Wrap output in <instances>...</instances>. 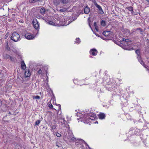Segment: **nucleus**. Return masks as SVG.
<instances>
[{
    "label": "nucleus",
    "mask_w": 149,
    "mask_h": 149,
    "mask_svg": "<svg viewBox=\"0 0 149 149\" xmlns=\"http://www.w3.org/2000/svg\"><path fill=\"white\" fill-rule=\"evenodd\" d=\"M75 139H76L74 137H72L71 138V140L72 141H74Z\"/></svg>",
    "instance_id": "obj_36"
},
{
    "label": "nucleus",
    "mask_w": 149,
    "mask_h": 149,
    "mask_svg": "<svg viewBox=\"0 0 149 149\" xmlns=\"http://www.w3.org/2000/svg\"><path fill=\"white\" fill-rule=\"evenodd\" d=\"M94 123L96 124V123H98V122L97 121H95V122H94Z\"/></svg>",
    "instance_id": "obj_42"
},
{
    "label": "nucleus",
    "mask_w": 149,
    "mask_h": 149,
    "mask_svg": "<svg viewBox=\"0 0 149 149\" xmlns=\"http://www.w3.org/2000/svg\"><path fill=\"white\" fill-rule=\"evenodd\" d=\"M126 40L124 38H123L122 39V40L123 41H124L125 42H126Z\"/></svg>",
    "instance_id": "obj_35"
},
{
    "label": "nucleus",
    "mask_w": 149,
    "mask_h": 149,
    "mask_svg": "<svg viewBox=\"0 0 149 149\" xmlns=\"http://www.w3.org/2000/svg\"><path fill=\"white\" fill-rule=\"evenodd\" d=\"M127 9L129 11L131 12V13L132 14H133L134 11L133 10V7L132 6H129L125 8V9Z\"/></svg>",
    "instance_id": "obj_14"
},
{
    "label": "nucleus",
    "mask_w": 149,
    "mask_h": 149,
    "mask_svg": "<svg viewBox=\"0 0 149 149\" xmlns=\"http://www.w3.org/2000/svg\"><path fill=\"white\" fill-rule=\"evenodd\" d=\"M58 120L59 124L61 125V127H69V125L67 124V122L64 118L62 117L59 118H58Z\"/></svg>",
    "instance_id": "obj_2"
},
{
    "label": "nucleus",
    "mask_w": 149,
    "mask_h": 149,
    "mask_svg": "<svg viewBox=\"0 0 149 149\" xmlns=\"http://www.w3.org/2000/svg\"><path fill=\"white\" fill-rule=\"evenodd\" d=\"M81 42V40L79 38H77L75 41V42L77 44H79Z\"/></svg>",
    "instance_id": "obj_18"
},
{
    "label": "nucleus",
    "mask_w": 149,
    "mask_h": 149,
    "mask_svg": "<svg viewBox=\"0 0 149 149\" xmlns=\"http://www.w3.org/2000/svg\"><path fill=\"white\" fill-rule=\"evenodd\" d=\"M58 106L59 107V109H61V105L59 104H58Z\"/></svg>",
    "instance_id": "obj_37"
},
{
    "label": "nucleus",
    "mask_w": 149,
    "mask_h": 149,
    "mask_svg": "<svg viewBox=\"0 0 149 149\" xmlns=\"http://www.w3.org/2000/svg\"><path fill=\"white\" fill-rule=\"evenodd\" d=\"M66 10L65 8H62L60 10V11L61 12H64Z\"/></svg>",
    "instance_id": "obj_33"
},
{
    "label": "nucleus",
    "mask_w": 149,
    "mask_h": 149,
    "mask_svg": "<svg viewBox=\"0 0 149 149\" xmlns=\"http://www.w3.org/2000/svg\"><path fill=\"white\" fill-rule=\"evenodd\" d=\"M45 9L43 7H42L40 10V13L43 15L45 13Z\"/></svg>",
    "instance_id": "obj_19"
},
{
    "label": "nucleus",
    "mask_w": 149,
    "mask_h": 149,
    "mask_svg": "<svg viewBox=\"0 0 149 149\" xmlns=\"http://www.w3.org/2000/svg\"><path fill=\"white\" fill-rule=\"evenodd\" d=\"M60 2L63 4H66L69 1L68 0H60Z\"/></svg>",
    "instance_id": "obj_20"
},
{
    "label": "nucleus",
    "mask_w": 149,
    "mask_h": 149,
    "mask_svg": "<svg viewBox=\"0 0 149 149\" xmlns=\"http://www.w3.org/2000/svg\"><path fill=\"white\" fill-rule=\"evenodd\" d=\"M101 25L103 26H104L106 25L105 22L104 20H102L101 22Z\"/></svg>",
    "instance_id": "obj_26"
},
{
    "label": "nucleus",
    "mask_w": 149,
    "mask_h": 149,
    "mask_svg": "<svg viewBox=\"0 0 149 149\" xmlns=\"http://www.w3.org/2000/svg\"><path fill=\"white\" fill-rule=\"evenodd\" d=\"M135 52L137 54V58L138 59V61L140 62V63L142 65H143L144 67L146 68V67L145 66L144 62L141 59V56L140 54V51L139 49H137L136 50Z\"/></svg>",
    "instance_id": "obj_4"
},
{
    "label": "nucleus",
    "mask_w": 149,
    "mask_h": 149,
    "mask_svg": "<svg viewBox=\"0 0 149 149\" xmlns=\"http://www.w3.org/2000/svg\"><path fill=\"white\" fill-rule=\"evenodd\" d=\"M11 61H15V58L12 56H10V57L9 58Z\"/></svg>",
    "instance_id": "obj_30"
},
{
    "label": "nucleus",
    "mask_w": 149,
    "mask_h": 149,
    "mask_svg": "<svg viewBox=\"0 0 149 149\" xmlns=\"http://www.w3.org/2000/svg\"><path fill=\"white\" fill-rule=\"evenodd\" d=\"M138 30H139V31L141 32H142V30L141 29H138Z\"/></svg>",
    "instance_id": "obj_38"
},
{
    "label": "nucleus",
    "mask_w": 149,
    "mask_h": 149,
    "mask_svg": "<svg viewBox=\"0 0 149 149\" xmlns=\"http://www.w3.org/2000/svg\"><path fill=\"white\" fill-rule=\"evenodd\" d=\"M148 3L149 4V2H148Z\"/></svg>",
    "instance_id": "obj_46"
},
{
    "label": "nucleus",
    "mask_w": 149,
    "mask_h": 149,
    "mask_svg": "<svg viewBox=\"0 0 149 149\" xmlns=\"http://www.w3.org/2000/svg\"><path fill=\"white\" fill-rule=\"evenodd\" d=\"M33 25L34 27L36 29H38L39 28V24L38 22L37 21H34L33 22Z\"/></svg>",
    "instance_id": "obj_7"
},
{
    "label": "nucleus",
    "mask_w": 149,
    "mask_h": 149,
    "mask_svg": "<svg viewBox=\"0 0 149 149\" xmlns=\"http://www.w3.org/2000/svg\"><path fill=\"white\" fill-rule=\"evenodd\" d=\"M57 146H58V147H59V146H58V145H56Z\"/></svg>",
    "instance_id": "obj_45"
},
{
    "label": "nucleus",
    "mask_w": 149,
    "mask_h": 149,
    "mask_svg": "<svg viewBox=\"0 0 149 149\" xmlns=\"http://www.w3.org/2000/svg\"><path fill=\"white\" fill-rule=\"evenodd\" d=\"M6 48V49L7 50H8V51L10 50V48L8 46V43H7V44Z\"/></svg>",
    "instance_id": "obj_32"
},
{
    "label": "nucleus",
    "mask_w": 149,
    "mask_h": 149,
    "mask_svg": "<svg viewBox=\"0 0 149 149\" xmlns=\"http://www.w3.org/2000/svg\"><path fill=\"white\" fill-rule=\"evenodd\" d=\"M90 11V8L87 6L84 9V12L85 14H88L89 13Z\"/></svg>",
    "instance_id": "obj_12"
},
{
    "label": "nucleus",
    "mask_w": 149,
    "mask_h": 149,
    "mask_svg": "<svg viewBox=\"0 0 149 149\" xmlns=\"http://www.w3.org/2000/svg\"><path fill=\"white\" fill-rule=\"evenodd\" d=\"M35 36H36L35 35L29 33H27L25 35V37L28 40L33 39L35 38Z\"/></svg>",
    "instance_id": "obj_5"
},
{
    "label": "nucleus",
    "mask_w": 149,
    "mask_h": 149,
    "mask_svg": "<svg viewBox=\"0 0 149 149\" xmlns=\"http://www.w3.org/2000/svg\"><path fill=\"white\" fill-rule=\"evenodd\" d=\"M99 118L101 119H103L104 118L105 115L104 113H100L98 115Z\"/></svg>",
    "instance_id": "obj_11"
},
{
    "label": "nucleus",
    "mask_w": 149,
    "mask_h": 149,
    "mask_svg": "<svg viewBox=\"0 0 149 149\" xmlns=\"http://www.w3.org/2000/svg\"><path fill=\"white\" fill-rule=\"evenodd\" d=\"M109 33L110 31H104L103 32L102 34L104 36H107L109 35Z\"/></svg>",
    "instance_id": "obj_15"
},
{
    "label": "nucleus",
    "mask_w": 149,
    "mask_h": 149,
    "mask_svg": "<svg viewBox=\"0 0 149 149\" xmlns=\"http://www.w3.org/2000/svg\"><path fill=\"white\" fill-rule=\"evenodd\" d=\"M42 70L40 69L37 72V73L40 74L42 73Z\"/></svg>",
    "instance_id": "obj_31"
},
{
    "label": "nucleus",
    "mask_w": 149,
    "mask_h": 149,
    "mask_svg": "<svg viewBox=\"0 0 149 149\" xmlns=\"http://www.w3.org/2000/svg\"><path fill=\"white\" fill-rule=\"evenodd\" d=\"M45 21L49 24L52 25V26H56V24L54 22L51 21H49L46 18H45Z\"/></svg>",
    "instance_id": "obj_10"
},
{
    "label": "nucleus",
    "mask_w": 149,
    "mask_h": 149,
    "mask_svg": "<svg viewBox=\"0 0 149 149\" xmlns=\"http://www.w3.org/2000/svg\"><path fill=\"white\" fill-rule=\"evenodd\" d=\"M146 1L148 2H149V0H146Z\"/></svg>",
    "instance_id": "obj_43"
},
{
    "label": "nucleus",
    "mask_w": 149,
    "mask_h": 149,
    "mask_svg": "<svg viewBox=\"0 0 149 149\" xmlns=\"http://www.w3.org/2000/svg\"><path fill=\"white\" fill-rule=\"evenodd\" d=\"M33 99H40V97L38 95L34 96H33Z\"/></svg>",
    "instance_id": "obj_23"
},
{
    "label": "nucleus",
    "mask_w": 149,
    "mask_h": 149,
    "mask_svg": "<svg viewBox=\"0 0 149 149\" xmlns=\"http://www.w3.org/2000/svg\"><path fill=\"white\" fill-rule=\"evenodd\" d=\"M131 41L130 40H128V39H126V41L125 42V43L126 44H125V45L126 46V45H129L130 44H129V43L131 42Z\"/></svg>",
    "instance_id": "obj_21"
},
{
    "label": "nucleus",
    "mask_w": 149,
    "mask_h": 149,
    "mask_svg": "<svg viewBox=\"0 0 149 149\" xmlns=\"http://www.w3.org/2000/svg\"><path fill=\"white\" fill-rule=\"evenodd\" d=\"M96 7L98 9L99 11V13L100 14L102 15L104 14V12L101 6L98 5L96 6Z\"/></svg>",
    "instance_id": "obj_9"
},
{
    "label": "nucleus",
    "mask_w": 149,
    "mask_h": 149,
    "mask_svg": "<svg viewBox=\"0 0 149 149\" xmlns=\"http://www.w3.org/2000/svg\"><path fill=\"white\" fill-rule=\"evenodd\" d=\"M46 80L47 81V82H48V77L47 76V78L46 79Z\"/></svg>",
    "instance_id": "obj_39"
},
{
    "label": "nucleus",
    "mask_w": 149,
    "mask_h": 149,
    "mask_svg": "<svg viewBox=\"0 0 149 149\" xmlns=\"http://www.w3.org/2000/svg\"><path fill=\"white\" fill-rule=\"evenodd\" d=\"M54 4L56 5H58L59 4L58 2L57 1V0H54Z\"/></svg>",
    "instance_id": "obj_28"
},
{
    "label": "nucleus",
    "mask_w": 149,
    "mask_h": 149,
    "mask_svg": "<svg viewBox=\"0 0 149 149\" xmlns=\"http://www.w3.org/2000/svg\"><path fill=\"white\" fill-rule=\"evenodd\" d=\"M89 26H90V28L92 29V28H91V26L90 25H89Z\"/></svg>",
    "instance_id": "obj_44"
},
{
    "label": "nucleus",
    "mask_w": 149,
    "mask_h": 149,
    "mask_svg": "<svg viewBox=\"0 0 149 149\" xmlns=\"http://www.w3.org/2000/svg\"><path fill=\"white\" fill-rule=\"evenodd\" d=\"M84 117L83 121L85 124H88L90 120H93L96 118V115L94 113H90L88 114H85L84 115Z\"/></svg>",
    "instance_id": "obj_1"
},
{
    "label": "nucleus",
    "mask_w": 149,
    "mask_h": 149,
    "mask_svg": "<svg viewBox=\"0 0 149 149\" xmlns=\"http://www.w3.org/2000/svg\"><path fill=\"white\" fill-rule=\"evenodd\" d=\"M56 135L58 137H60L61 136V134L58 132L56 133Z\"/></svg>",
    "instance_id": "obj_29"
},
{
    "label": "nucleus",
    "mask_w": 149,
    "mask_h": 149,
    "mask_svg": "<svg viewBox=\"0 0 149 149\" xmlns=\"http://www.w3.org/2000/svg\"><path fill=\"white\" fill-rule=\"evenodd\" d=\"M21 68L23 70H25L26 68V66L24 61H22L21 62Z\"/></svg>",
    "instance_id": "obj_13"
},
{
    "label": "nucleus",
    "mask_w": 149,
    "mask_h": 149,
    "mask_svg": "<svg viewBox=\"0 0 149 149\" xmlns=\"http://www.w3.org/2000/svg\"><path fill=\"white\" fill-rule=\"evenodd\" d=\"M133 49V48H131L130 49H128V50H132Z\"/></svg>",
    "instance_id": "obj_40"
},
{
    "label": "nucleus",
    "mask_w": 149,
    "mask_h": 149,
    "mask_svg": "<svg viewBox=\"0 0 149 149\" xmlns=\"http://www.w3.org/2000/svg\"><path fill=\"white\" fill-rule=\"evenodd\" d=\"M92 0V1L93 3L94 4V5L96 6L98 5V4L96 3V1L95 0Z\"/></svg>",
    "instance_id": "obj_27"
},
{
    "label": "nucleus",
    "mask_w": 149,
    "mask_h": 149,
    "mask_svg": "<svg viewBox=\"0 0 149 149\" xmlns=\"http://www.w3.org/2000/svg\"><path fill=\"white\" fill-rule=\"evenodd\" d=\"M40 122L41 121L40 120H37L35 123V125H38L40 123Z\"/></svg>",
    "instance_id": "obj_25"
},
{
    "label": "nucleus",
    "mask_w": 149,
    "mask_h": 149,
    "mask_svg": "<svg viewBox=\"0 0 149 149\" xmlns=\"http://www.w3.org/2000/svg\"><path fill=\"white\" fill-rule=\"evenodd\" d=\"M94 26L95 27V29L97 31H98V27L97 26L96 23V22H95L94 24Z\"/></svg>",
    "instance_id": "obj_22"
},
{
    "label": "nucleus",
    "mask_w": 149,
    "mask_h": 149,
    "mask_svg": "<svg viewBox=\"0 0 149 149\" xmlns=\"http://www.w3.org/2000/svg\"><path fill=\"white\" fill-rule=\"evenodd\" d=\"M41 1H42V0H29V2L30 3H32Z\"/></svg>",
    "instance_id": "obj_17"
},
{
    "label": "nucleus",
    "mask_w": 149,
    "mask_h": 149,
    "mask_svg": "<svg viewBox=\"0 0 149 149\" xmlns=\"http://www.w3.org/2000/svg\"><path fill=\"white\" fill-rule=\"evenodd\" d=\"M97 53V50L94 48L91 49L89 51L90 54L94 56H96Z\"/></svg>",
    "instance_id": "obj_6"
},
{
    "label": "nucleus",
    "mask_w": 149,
    "mask_h": 149,
    "mask_svg": "<svg viewBox=\"0 0 149 149\" xmlns=\"http://www.w3.org/2000/svg\"><path fill=\"white\" fill-rule=\"evenodd\" d=\"M24 75L25 77H28L31 75V72L29 69H26L25 70Z\"/></svg>",
    "instance_id": "obj_8"
},
{
    "label": "nucleus",
    "mask_w": 149,
    "mask_h": 149,
    "mask_svg": "<svg viewBox=\"0 0 149 149\" xmlns=\"http://www.w3.org/2000/svg\"><path fill=\"white\" fill-rule=\"evenodd\" d=\"M69 23H68L67 24H63V26H66V25H68L69 24Z\"/></svg>",
    "instance_id": "obj_41"
},
{
    "label": "nucleus",
    "mask_w": 149,
    "mask_h": 149,
    "mask_svg": "<svg viewBox=\"0 0 149 149\" xmlns=\"http://www.w3.org/2000/svg\"><path fill=\"white\" fill-rule=\"evenodd\" d=\"M10 57V56L8 54H5L3 55L4 58L6 59L7 60L8 58H9Z\"/></svg>",
    "instance_id": "obj_16"
},
{
    "label": "nucleus",
    "mask_w": 149,
    "mask_h": 149,
    "mask_svg": "<svg viewBox=\"0 0 149 149\" xmlns=\"http://www.w3.org/2000/svg\"><path fill=\"white\" fill-rule=\"evenodd\" d=\"M11 39L15 42H17L20 40L19 34L16 32L13 33L11 37Z\"/></svg>",
    "instance_id": "obj_3"
},
{
    "label": "nucleus",
    "mask_w": 149,
    "mask_h": 149,
    "mask_svg": "<svg viewBox=\"0 0 149 149\" xmlns=\"http://www.w3.org/2000/svg\"><path fill=\"white\" fill-rule=\"evenodd\" d=\"M49 107L50 108H52L53 107L52 104L51 103L49 104Z\"/></svg>",
    "instance_id": "obj_34"
},
{
    "label": "nucleus",
    "mask_w": 149,
    "mask_h": 149,
    "mask_svg": "<svg viewBox=\"0 0 149 149\" xmlns=\"http://www.w3.org/2000/svg\"><path fill=\"white\" fill-rule=\"evenodd\" d=\"M57 126V125H51V129L52 130H54V129H56V128Z\"/></svg>",
    "instance_id": "obj_24"
}]
</instances>
